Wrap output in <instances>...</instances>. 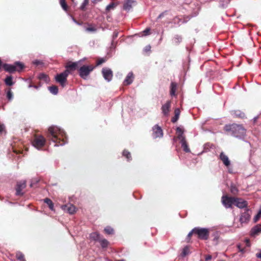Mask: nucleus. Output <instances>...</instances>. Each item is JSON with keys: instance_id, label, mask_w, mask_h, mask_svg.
<instances>
[{"instance_id": "dca6fc26", "label": "nucleus", "mask_w": 261, "mask_h": 261, "mask_svg": "<svg viewBox=\"0 0 261 261\" xmlns=\"http://www.w3.org/2000/svg\"><path fill=\"white\" fill-rule=\"evenodd\" d=\"M219 158L222 161L225 166L228 167L230 165V162L228 157L223 152H221Z\"/></svg>"}, {"instance_id": "de8ad7c7", "label": "nucleus", "mask_w": 261, "mask_h": 261, "mask_svg": "<svg viewBox=\"0 0 261 261\" xmlns=\"http://www.w3.org/2000/svg\"><path fill=\"white\" fill-rule=\"evenodd\" d=\"M150 31V29L149 28H146L143 32V33H144V35L146 36V35H148Z\"/></svg>"}, {"instance_id": "052dcab7", "label": "nucleus", "mask_w": 261, "mask_h": 261, "mask_svg": "<svg viewBox=\"0 0 261 261\" xmlns=\"http://www.w3.org/2000/svg\"><path fill=\"white\" fill-rule=\"evenodd\" d=\"M237 247L239 249V251H240V249H242V248L241 247V245L240 244H238L237 245Z\"/></svg>"}, {"instance_id": "8fccbe9b", "label": "nucleus", "mask_w": 261, "mask_h": 261, "mask_svg": "<svg viewBox=\"0 0 261 261\" xmlns=\"http://www.w3.org/2000/svg\"><path fill=\"white\" fill-rule=\"evenodd\" d=\"M176 131L178 134H184V131L182 129L179 127H177Z\"/></svg>"}, {"instance_id": "9b49d317", "label": "nucleus", "mask_w": 261, "mask_h": 261, "mask_svg": "<svg viewBox=\"0 0 261 261\" xmlns=\"http://www.w3.org/2000/svg\"><path fill=\"white\" fill-rule=\"evenodd\" d=\"M152 137L153 138H162L163 136V132L162 128L158 124L155 125L152 128Z\"/></svg>"}, {"instance_id": "09e8293b", "label": "nucleus", "mask_w": 261, "mask_h": 261, "mask_svg": "<svg viewBox=\"0 0 261 261\" xmlns=\"http://www.w3.org/2000/svg\"><path fill=\"white\" fill-rule=\"evenodd\" d=\"M105 62V60L103 58H101L98 60L97 62V65H99Z\"/></svg>"}, {"instance_id": "0e129e2a", "label": "nucleus", "mask_w": 261, "mask_h": 261, "mask_svg": "<svg viewBox=\"0 0 261 261\" xmlns=\"http://www.w3.org/2000/svg\"><path fill=\"white\" fill-rule=\"evenodd\" d=\"M228 172H230V173H231V171L230 170H228Z\"/></svg>"}, {"instance_id": "58836bf2", "label": "nucleus", "mask_w": 261, "mask_h": 261, "mask_svg": "<svg viewBox=\"0 0 261 261\" xmlns=\"http://www.w3.org/2000/svg\"><path fill=\"white\" fill-rule=\"evenodd\" d=\"M7 97L9 100H11L13 98V93L10 90L7 93Z\"/></svg>"}, {"instance_id": "49530a36", "label": "nucleus", "mask_w": 261, "mask_h": 261, "mask_svg": "<svg viewBox=\"0 0 261 261\" xmlns=\"http://www.w3.org/2000/svg\"><path fill=\"white\" fill-rule=\"evenodd\" d=\"M88 2L84 1L83 3H82V5L81 6V9L84 10L86 6V5L88 4Z\"/></svg>"}, {"instance_id": "ddd939ff", "label": "nucleus", "mask_w": 261, "mask_h": 261, "mask_svg": "<svg viewBox=\"0 0 261 261\" xmlns=\"http://www.w3.org/2000/svg\"><path fill=\"white\" fill-rule=\"evenodd\" d=\"M234 205L239 208H243L247 207L248 203L246 200L241 198H236Z\"/></svg>"}, {"instance_id": "603ef678", "label": "nucleus", "mask_w": 261, "mask_h": 261, "mask_svg": "<svg viewBox=\"0 0 261 261\" xmlns=\"http://www.w3.org/2000/svg\"><path fill=\"white\" fill-rule=\"evenodd\" d=\"M5 129V125L0 124V133H2Z\"/></svg>"}, {"instance_id": "1a4fd4ad", "label": "nucleus", "mask_w": 261, "mask_h": 261, "mask_svg": "<svg viewBox=\"0 0 261 261\" xmlns=\"http://www.w3.org/2000/svg\"><path fill=\"white\" fill-rule=\"evenodd\" d=\"M235 199V197L223 195L221 198V202L226 208H231L232 205L234 204Z\"/></svg>"}, {"instance_id": "4c0bfd02", "label": "nucleus", "mask_w": 261, "mask_h": 261, "mask_svg": "<svg viewBox=\"0 0 261 261\" xmlns=\"http://www.w3.org/2000/svg\"><path fill=\"white\" fill-rule=\"evenodd\" d=\"M238 190L236 187L234 185H231L230 187V192L233 194H236L238 192Z\"/></svg>"}, {"instance_id": "e2e57ef3", "label": "nucleus", "mask_w": 261, "mask_h": 261, "mask_svg": "<svg viewBox=\"0 0 261 261\" xmlns=\"http://www.w3.org/2000/svg\"><path fill=\"white\" fill-rule=\"evenodd\" d=\"M257 117H254V118H253V119H254V122H255V121H256V120H257Z\"/></svg>"}, {"instance_id": "680f3d73", "label": "nucleus", "mask_w": 261, "mask_h": 261, "mask_svg": "<svg viewBox=\"0 0 261 261\" xmlns=\"http://www.w3.org/2000/svg\"><path fill=\"white\" fill-rule=\"evenodd\" d=\"M30 87H32V86H30ZM33 87L36 88V89H38L40 87V86H36V85H34V86H32Z\"/></svg>"}, {"instance_id": "69168bd1", "label": "nucleus", "mask_w": 261, "mask_h": 261, "mask_svg": "<svg viewBox=\"0 0 261 261\" xmlns=\"http://www.w3.org/2000/svg\"><path fill=\"white\" fill-rule=\"evenodd\" d=\"M117 261H124V260H122H122H118Z\"/></svg>"}, {"instance_id": "c85d7f7f", "label": "nucleus", "mask_w": 261, "mask_h": 261, "mask_svg": "<svg viewBox=\"0 0 261 261\" xmlns=\"http://www.w3.org/2000/svg\"><path fill=\"white\" fill-rule=\"evenodd\" d=\"M182 148H183V150L186 152H190V149H189L188 144L186 142V141H182V142H180Z\"/></svg>"}, {"instance_id": "f8f14e48", "label": "nucleus", "mask_w": 261, "mask_h": 261, "mask_svg": "<svg viewBox=\"0 0 261 261\" xmlns=\"http://www.w3.org/2000/svg\"><path fill=\"white\" fill-rule=\"evenodd\" d=\"M102 74L105 80L108 82L111 81L113 77V72L111 69L103 68L102 69Z\"/></svg>"}, {"instance_id": "37998d69", "label": "nucleus", "mask_w": 261, "mask_h": 261, "mask_svg": "<svg viewBox=\"0 0 261 261\" xmlns=\"http://www.w3.org/2000/svg\"><path fill=\"white\" fill-rule=\"evenodd\" d=\"M33 63L36 66H38V65L43 64V62L41 61L38 60H36L34 61L33 62Z\"/></svg>"}, {"instance_id": "5fc2aeb1", "label": "nucleus", "mask_w": 261, "mask_h": 261, "mask_svg": "<svg viewBox=\"0 0 261 261\" xmlns=\"http://www.w3.org/2000/svg\"><path fill=\"white\" fill-rule=\"evenodd\" d=\"M71 17L72 20L73 21V22H74L75 23H76L77 24H80V23L72 16H71Z\"/></svg>"}, {"instance_id": "6e6d98bb", "label": "nucleus", "mask_w": 261, "mask_h": 261, "mask_svg": "<svg viewBox=\"0 0 261 261\" xmlns=\"http://www.w3.org/2000/svg\"><path fill=\"white\" fill-rule=\"evenodd\" d=\"M212 258V256L211 255H208L205 257L206 260H210Z\"/></svg>"}, {"instance_id": "4d7b16f0", "label": "nucleus", "mask_w": 261, "mask_h": 261, "mask_svg": "<svg viewBox=\"0 0 261 261\" xmlns=\"http://www.w3.org/2000/svg\"><path fill=\"white\" fill-rule=\"evenodd\" d=\"M242 253H244L245 252V250L244 248L240 249V251H239Z\"/></svg>"}, {"instance_id": "5701e85b", "label": "nucleus", "mask_w": 261, "mask_h": 261, "mask_svg": "<svg viewBox=\"0 0 261 261\" xmlns=\"http://www.w3.org/2000/svg\"><path fill=\"white\" fill-rule=\"evenodd\" d=\"M261 232V226L256 225L252 228L251 229V234L253 235L257 234L259 232Z\"/></svg>"}, {"instance_id": "cd10ccee", "label": "nucleus", "mask_w": 261, "mask_h": 261, "mask_svg": "<svg viewBox=\"0 0 261 261\" xmlns=\"http://www.w3.org/2000/svg\"><path fill=\"white\" fill-rule=\"evenodd\" d=\"M181 37L178 35H175L173 39V42L176 45L178 44L180 42H181Z\"/></svg>"}, {"instance_id": "c9c22d12", "label": "nucleus", "mask_w": 261, "mask_h": 261, "mask_svg": "<svg viewBox=\"0 0 261 261\" xmlns=\"http://www.w3.org/2000/svg\"><path fill=\"white\" fill-rule=\"evenodd\" d=\"M38 77H39V79L43 80L45 82H47V81L48 80L47 76L45 74L43 73H40Z\"/></svg>"}, {"instance_id": "20e7f679", "label": "nucleus", "mask_w": 261, "mask_h": 261, "mask_svg": "<svg viewBox=\"0 0 261 261\" xmlns=\"http://www.w3.org/2000/svg\"><path fill=\"white\" fill-rule=\"evenodd\" d=\"M94 68L92 65H83L80 67L79 69V75L82 79L86 80Z\"/></svg>"}, {"instance_id": "338daca9", "label": "nucleus", "mask_w": 261, "mask_h": 261, "mask_svg": "<svg viewBox=\"0 0 261 261\" xmlns=\"http://www.w3.org/2000/svg\"><path fill=\"white\" fill-rule=\"evenodd\" d=\"M30 186H31V187H32V186H33L32 184H31L30 185Z\"/></svg>"}, {"instance_id": "6ab92c4d", "label": "nucleus", "mask_w": 261, "mask_h": 261, "mask_svg": "<svg viewBox=\"0 0 261 261\" xmlns=\"http://www.w3.org/2000/svg\"><path fill=\"white\" fill-rule=\"evenodd\" d=\"M134 2L133 0H127L123 4V9L127 11H129Z\"/></svg>"}, {"instance_id": "0eeeda50", "label": "nucleus", "mask_w": 261, "mask_h": 261, "mask_svg": "<svg viewBox=\"0 0 261 261\" xmlns=\"http://www.w3.org/2000/svg\"><path fill=\"white\" fill-rule=\"evenodd\" d=\"M69 73V71L66 70L64 72L58 74L55 76L57 82L59 83L62 87H64L67 81V77Z\"/></svg>"}, {"instance_id": "2eb2a0df", "label": "nucleus", "mask_w": 261, "mask_h": 261, "mask_svg": "<svg viewBox=\"0 0 261 261\" xmlns=\"http://www.w3.org/2000/svg\"><path fill=\"white\" fill-rule=\"evenodd\" d=\"M171 107V102L167 101L164 105H163L161 108L162 112L163 115L165 116H167L169 115L170 112V109Z\"/></svg>"}, {"instance_id": "ea45409f", "label": "nucleus", "mask_w": 261, "mask_h": 261, "mask_svg": "<svg viewBox=\"0 0 261 261\" xmlns=\"http://www.w3.org/2000/svg\"><path fill=\"white\" fill-rule=\"evenodd\" d=\"M261 217V209L259 210L257 215H255L253 220L254 222H257Z\"/></svg>"}, {"instance_id": "a19ab883", "label": "nucleus", "mask_w": 261, "mask_h": 261, "mask_svg": "<svg viewBox=\"0 0 261 261\" xmlns=\"http://www.w3.org/2000/svg\"><path fill=\"white\" fill-rule=\"evenodd\" d=\"M177 138H178V139L179 140H180V142H182V141H186L185 137L183 135V134H178Z\"/></svg>"}, {"instance_id": "bb28decb", "label": "nucleus", "mask_w": 261, "mask_h": 261, "mask_svg": "<svg viewBox=\"0 0 261 261\" xmlns=\"http://www.w3.org/2000/svg\"><path fill=\"white\" fill-rule=\"evenodd\" d=\"M231 113L232 115L236 117L243 118L245 116L244 113L239 110L233 111Z\"/></svg>"}, {"instance_id": "39448f33", "label": "nucleus", "mask_w": 261, "mask_h": 261, "mask_svg": "<svg viewBox=\"0 0 261 261\" xmlns=\"http://www.w3.org/2000/svg\"><path fill=\"white\" fill-rule=\"evenodd\" d=\"M45 139L42 136H35L32 141L33 146L38 150L41 149L45 145Z\"/></svg>"}, {"instance_id": "72a5a7b5", "label": "nucleus", "mask_w": 261, "mask_h": 261, "mask_svg": "<svg viewBox=\"0 0 261 261\" xmlns=\"http://www.w3.org/2000/svg\"><path fill=\"white\" fill-rule=\"evenodd\" d=\"M105 232L108 234H113L114 229L110 226H107L104 229Z\"/></svg>"}, {"instance_id": "f3484780", "label": "nucleus", "mask_w": 261, "mask_h": 261, "mask_svg": "<svg viewBox=\"0 0 261 261\" xmlns=\"http://www.w3.org/2000/svg\"><path fill=\"white\" fill-rule=\"evenodd\" d=\"M81 63V61L72 62L71 63L68 64L66 65V70H75L79 67V64Z\"/></svg>"}, {"instance_id": "c756f323", "label": "nucleus", "mask_w": 261, "mask_h": 261, "mask_svg": "<svg viewBox=\"0 0 261 261\" xmlns=\"http://www.w3.org/2000/svg\"><path fill=\"white\" fill-rule=\"evenodd\" d=\"M99 242L102 248H104L108 247L109 242L106 239H100Z\"/></svg>"}, {"instance_id": "393cba45", "label": "nucleus", "mask_w": 261, "mask_h": 261, "mask_svg": "<svg viewBox=\"0 0 261 261\" xmlns=\"http://www.w3.org/2000/svg\"><path fill=\"white\" fill-rule=\"evenodd\" d=\"M43 200H44V202L48 205V206L50 210L53 211L54 210V203L50 199L46 198H45Z\"/></svg>"}, {"instance_id": "412c9836", "label": "nucleus", "mask_w": 261, "mask_h": 261, "mask_svg": "<svg viewBox=\"0 0 261 261\" xmlns=\"http://www.w3.org/2000/svg\"><path fill=\"white\" fill-rule=\"evenodd\" d=\"M90 239L94 241H99L100 239V234L96 232H92L90 234Z\"/></svg>"}, {"instance_id": "7ed1b4c3", "label": "nucleus", "mask_w": 261, "mask_h": 261, "mask_svg": "<svg viewBox=\"0 0 261 261\" xmlns=\"http://www.w3.org/2000/svg\"><path fill=\"white\" fill-rule=\"evenodd\" d=\"M24 67V65L20 62H15L14 65L4 64L3 68L6 71L12 73L15 71H20Z\"/></svg>"}, {"instance_id": "7c9ffc66", "label": "nucleus", "mask_w": 261, "mask_h": 261, "mask_svg": "<svg viewBox=\"0 0 261 261\" xmlns=\"http://www.w3.org/2000/svg\"><path fill=\"white\" fill-rule=\"evenodd\" d=\"M5 82L7 85L9 86H12L14 84L11 76H7L5 80Z\"/></svg>"}, {"instance_id": "a18cd8bd", "label": "nucleus", "mask_w": 261, "mask_h": 261, "mask_svg": "<svg viewBox=\"0 0 261 261\" xmlns=\"http://www.w3.org/2000/svg\"><path fill=\"white\" fill-rule=\"evenodd\" d=\"M86 31L88 32H95L96 29L92 27H88L86 29Z\"/></svg>"}, {"instance_id": "13d9d810", "label": "nucleus", "mask_w": 261, "mask_h": 261, "mask_svg": "<svg viewBox=\"0 0 261 261\" xmlns=\"http://www.w3.org/2000/svg\"><path fill=\"white\" fill-rule=\"evenodd\" d=\"M246 245L247 246L249 247L250 246V243H249V241L248 240H246Z\"/></svg>"}, {"instance_id": "4be33fe9", "label": "nucleus", "mask_w": 261, "mask_h": 261, "mask_svg": "<svg viewBox=\"0 0 261 261\" xmlns=\"http://www.w3.org/2000/svg\"><path fill=\"white\" fill-rule=\"evenodd\" d=\"M177 84L174 82H172L170 85V95L174 96L176 90Z\"/></svg>"}, {"instance_id": "a211bd4d", "label": "nucleus", "mask_w": 261, "mask_h": 261, "mask_svg": "<svg viewBox=\"0 0 261 261\" xmlns=\"http://www.w3.org/2000/svg\"><path fill=\"white\" fill-rule=\"evenodd\" d=\"M134 80V75L132 72H129L126 77H125L123 84L125 85H129L131 84Z\"/></svg>"}, {"instance_id": "9d476101", "label": "nucleus", "mask_w": 261, "mask_h": 261, "mask_svg": "<svg viewBox=\"0 0 261 261\" xmlns=\"http://www.w3.org/2000/svg\"><path fill=\"white\" fill-rule=\"evenodd\" d=\"M26 187V181L25 180H21L17 182L16 186V195L17 196H22L24 192L22 190Z\"/></svg>"}, {"instance_id": "3c124183", "label": "nucleus", "mask_w": 261, "mask_h": 261, "mask_svg": "<svg viewBox=\"0 0 261 261\" xmlns=\"http://www.w3.org/2000/svg\"><path fill=\"white\" fill-rule=\"evenodd\" d=\"M150 49H151V46L148 45H147L144 49V51L145 52H147L148 51H150Z\"/></svg>"}, {"instance_id": "f257e3e1", "label": "nucleus", "mask_w": 261, "mask_h": 261, "mask_svg": "<svg viewBox=\"0 0 261 261\" xmlns=\"http://www.w3.org/2000/svg\"><path fill=\"white\" fill-rule=\"evenodd\" d=\"M47 138L55 143V146H63L67 143V136L62 129L57 126H50L48 129Z\"/></svg>"}, {"instance_id": "4468645a", "label": "nucleus", "mask_w": 261, "mask_h": 261, "mask_svg": "<svg viewBox=\"0 0 261 261\" xmlns=\"http://www.w3.org/2000/svg\"><path fill=\"white\" fill-rule=\"evenodd\" d=\"M62 209L69 214H73L75 212V207L71 204L63 205L61 206Z\"/></svg>"}, {"instance_id": "2f4dec72", "label": "nucleus", "mask_w": 261, "mask_h": 261, "mask_svg": "<svg viewBox=\"0 0 261 261\" xmlns=\"http://www.w3.org/2000/svg\"><path fill=\"white\" fill-rule=\"evenodd\" d=\"M16 257L20 261H25L23 254L20 252L16 253Z\"/></svg>"}, {"instance_id": "c03bdc74", "label": "nucleus", "mask_w": 261, "mask_h": 261, "mask_svg": "<svg viewBox=\"0 0 261 261\" xmlns=\"http://www.w3.org/2000/svg\"><path fill=\"white\" fill-rule=\"evenodd\" d=\"M118 36V31H114L113 34V40H112V43H113L114 40L117 38Z\"/></svg>"}, {"instance_id": "864d4df0", "label": "nucleus", "mask_w": 261, "mask_h": 261, "mask_svg": "<svg viewBox=\"0 0 261 261\" xmlns=\"http://www.w3.org/2000/svg\"><path fill=\"white\" fill-rule=\"evenodd\" d=\"M164 13H161V14L158 16V18H158V19H160V18H161L164 16Z\"/></svg>"}, {"instance_id": "a878e982", "label": "nucleus", "mask_w": 261, "mask_h": 261, "mask_svg": "<svg viewBox=\"0 0 261 261\" xmlns=\"http://www.w3.org/2000/svg\"><path fill=\"white\" fill-rule=\"evenodd\" d=\"M190 253L189 247L188 246H186L182 250L181 253V256L182 257H185L187 255H188Z\"/></svg>"}, {"instance_id": "6e6552de", "label": "nucleus", "mask_w": 261, "mask_h": 261, "mask_svg": "<svg viewBox=\"0 0 261 261\" xmlns=\"http://www.w3.org/2000/svg\"><path fill=\"white\" fill-rule=\"evenodd\" d=\"M251 213V211L249 208H246L244 212H242L239 219L241 224L248 223L250 221Z\"/></svg>"}, {"instance_id": "b1692460", "label": "nucleus", "mask_w": 261, "mask_h": 261, "mask_svg": "<svg viewBox=\"0 0 261 261\" xmlns=\"http://www.w3.org/2000/svg\"><path fill=\"white\" fill-rule=\"evenodd\" d=\"M48 89L49 92L54 95H57L58 93V88L56 86L48 87Z\"/></svg>"}, {"instance_id": "473e14b6", "label": "nucleus", "mask_w": 261, "mask_h": 261, "mask_svg": "<svg viewBox=\"0 0 261 261\" xmlns=\"http://www.w3.org/2000/svg\"><path fill=\"white\" fill-rule=\"evenodd\" d=\"M60 4L64 11H66L67 10V5L65 0H60Z\"/></svg>"}, {"instance_id": "f03ea898", "label": "nucleus", "mask_w": 261, "mask_h": 261, "mask_svg": "<svg viewBox=\"0 0 261 261\" xmlns=\"http://www.w3.org/2000/svg\"><path fill=\"white\" fill-rule=\"evenodd\" d=\"M224 130L232 136L242 139L246 136V130L241 125L237 124H226Z\"/></svg>"}, {"instance_id": "79ce46f5", "label": "nucleus", "mask_w": 261, "mask_h": 261, "mask_svg": "<svg viewBox=\"0 0 261 261\" xmlns=\"http://www.w3.org/2000/svg\"><path fill=\"white\" fill-rule=\"evenodd\" d=\"M192 234H195V230H194V228H193L187 235V239H190Z\"/></svg>"}, {"instance_id": "aec40b11", "label": "nucleus", "mask_w": 261, "mask_h": 261, "mask_svg": "<svg viewBox=\"0 0 261 261\" xmlns=\"http://www.w3.org/2000/svg\"><path fill=\"white\" fill-rule=\"evenodd\" d=\"M174 116L172 118L171 121L173 123L176 122L179 118L180 115V110L178 108H176L174 111Z\"/></svg>"}, {"instance_id": "f704fd0d", "label": "nucleus", "mask_w": 261, "mask_h": 261, "mask_svg": "<svg viewBox=\"0 0 261 261\" xmlns=\"http://www.w3.org/2000/svg\"><path fill=\"white\" fill-rule=\"evenodd\" d=\"M123 155L124 156H125L126 158L127 159V161H129L131 160V155L129 152H128L127 150H124L123 152Z\"/></svg>"}, {"instance_id": "bf43d9fd", "label": "nucleus", "mask_w": 261, "mask_h": 261, "mask_svg": "<svg viewBox=\"0 0 261 261\" xmlns=\"http://www.w3.org/2000/svg\"><path fill=\"white\" fill-rule=\"evenodd\" d=\"M256 256L257 257H258V258H261V251H260V252L259 253L256 254Z\"/></svg>"}, {"instance_id": "e433bc0d", "label": "nucleus", "mask_w": 261, "mask_h": 261, "mask_svg": "<svg viewBox=\"0 0 261 261\" xmlns=\"http://www.w3.org/2000/svg\"><path fill=\"white\" fill-rule=\"evenodd\" d=\"M115 6L116 5L114 3H112L107 6L106 10L107 11H109L111 9H113Z\"/></svg>"}, {"instance_id": "423d86ee", "label": "nucleus", "mask_w": 261, "mask_h": 261, "mask_svg": "<svg viewBox=\"0 0 261 261\" xmlns=\"http://www.w3.org/2000/svg\"><path fill=\"white\" fill-rule=\"evenodd\" d=\"M194 230H195V234L197 236L199 239L204 240H206L208 239L209 236L208 228L195 227Z\"/></svg>"}]
</instances>
